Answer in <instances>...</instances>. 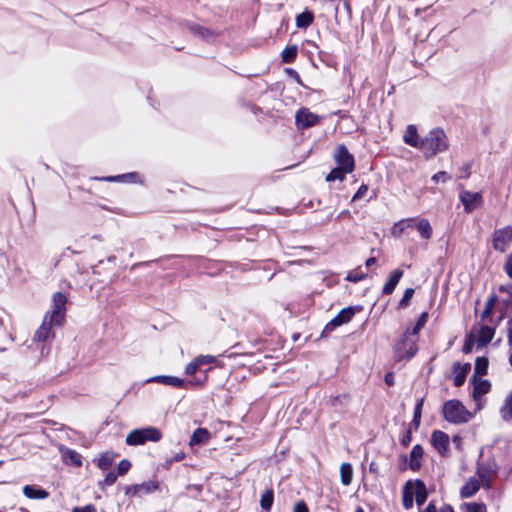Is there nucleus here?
<instances>
[{"label":"nucleus","mask_w":512,"mask_h":512,"mask_svg":"<svg viewBox=\"0 0 512 512\" xmlns=\"http://www.w3.org/2000/svg\"><path fill=\"white\" fill-rule=\"evenodd\" d=\"M499 412L504 421H512V391L506 396Z\"/></svg>","instance_id":"25"},{"label":"nucleus","mask_w":512,"mask_h":512,"mask_svg":"<svg viewBox=\"0 0 512 512\" xmlns=\"http://www.w3.org/2000/svg\"><path fill=\"white\" fill-rule=\"evenodd\" d=\"M342 215H343V216L349 215V211H343V212H341V213L339 214V217H340V216H342Z\"/></svg>","instance_id":"58"},{"label":"nucleus","mask_w":512,"mask_h":512,"mask_svg":"<svg viewBox=\"0 0 512 512\" xmlns=\"http://www.w3.org/2000/svg\"><path fill=\"white\" fill-rule=\"evenodd\" d=\"M2 464V462H0V465Z\"/></svg>","instance_id":"63"},{"label":"nucleus","mask_w":512,"mask_h":512,"mask_svg":"<svg viewBox=\"0 0 512 512\" xmlns=\"http://www.w3.org/2000/svg\"><path fill=\"white\" fill-rule=\"evenodd\" d=\"M440 512H454V511H453L451 506L445 505V506L440 508Z\"/></svg>","instance_id":"54"},{"label":"nucleus","mask_w":512,"mask_h":512,"mask_svg":"<svg viewBox=\"0 0 512 512\" xmlns=\"http://www.w3.org/2000/svg\"><path fill=\"white\" fill-rule=\"evenodd\" d=\"M355 512H364L362 508L358 507Z\"/></svg>","instance_id":"60"},{"label":"nucleus","mask_w":512,"mask_h":512,"mask_svg":"<svg viewBox=\"0 0 512 512\" xmlns=\"http://www.w3.org/2000/svg\"><path fill=\"white\" fill-rule=\"evenodd\" d=\"M431 444L441 455H445L449 451V436L443 431H434L431 436Z\"/></svg>","instance_id":"15"},{"label":"nucleus","mask_w":512,"mask_h":512,"mask_svg":"<svg viewBox=\"0 0 512 512\" xmlns=\"http://www.w3.org/2000/svg\"><path fill=\"white\" fill-rule=\"evenodd\" d=\"M367 189H368V188H367V186H364V185H363V186H361V187L358 189L357 193L354 195L353 200H356V199H358V198H361V197L365 194V192L367 191Z\"/></svg>","instance_id":"51"},{"label":"nucleus","mask_w":512,"mask_h":512,"mask_svg":"<svg viewBox=\"0 0 512 512\" xmlns=\"http://www.w3.org/2000/svg\"><path fill=\"white\" fill-rule=\"evenodd\" d=\"M508 342L512 346V319L508 323Z\"/></svg>","instance_id":"53"},{"label":"nucleus","mask_w":512,"mask_h":512,"mask_svg":"<svg viewBox=\"0 0 512 512\" xmlns=\"http://www.w3.org/2000/svg\"><path fill=\"white\" fill-rule=\"evenodd\" d=\"M210 437L211 434L207 429L197 428L190 438L189 445L193 447L196 445L206 444L209 441Z\"/></svg>","instance_id":"21"},{"label":"nucleus","mask_w":512,"mask_h":512,"mask_svg":"<svg viewBox=\"0 0 512 512\" xmlns=\"http://www.w3.org/2000/svg\"><path fill=\"white\" fill-rule=\"evenodd\" d=\"M185 456H186V455H185V453H184V452H182V451L177 452V453L173 456V458H171V459H167V460H166V465H167V467H169L173 462H180V461H182V460L185 458Z\"/></svg>","instance_id":"44"},{"label":"nucleus","mask_w":512,"mask_h":512,"mask_svg":"<svg viewBox=\"0 0 512 512\" xmlns=\"http://www.w3.org/2000/svg\"><path fill=\"white\" fill-rule=\"evenodd\" d=\"M60 452L62 459L66 464H71L78 467L82 465V457L75 450L68 448H60Z\"/></svg>","instance_id":"22"},{"label":"nucleus","mask_w":512,"mask_h":512,"mask_svg":"<svg viewBox=\"0 0 512 512\" xmlns=\"http://www.w3.org/2000/svg\"><path fill=\"white\" fill-rule=\"evenodd\" d=\"M453 368L455 373L454 385L459 387L465 382L466 376L471 369V365L469 363L462 365L459 362H456L454 363Z\"/></svg>","instance_id":"20"},{"label":"nucleus","mask_w":512,"mask_h":512,"mask_svg":"<svg viewBox=\"0 0 512 512\" xmlns=\"http://www.w3.org/2000/svg\"><path fill=\"white\" fill-rule=\"evenodd\" d=\"M459 200L464 207V211L466 213H472L474 210L482 206L483 195L481 192L461 189L459 192Z\"/></svg>","instance_id":"10"},{"label":"nucleus","mask_w":512,"mask_h":512,"mask_svg":"<svg viewBox=\"0 0 512 512\" xmlns=\"http://www.w3.org/2000/svg\"><path fill=\"white\" fill-rule=\"evenodd\" d=\"M402 275L403 271L401 269H395L392 271L389 280L386 282V294H389L394 290Z\"/></svg>","instance_id":"28"},{"label":"nucleus","mask_w":512,"mask_h":512,"mask_svg":"<svg viewBox=\"0 0 512 512\" xmlns=\"http://www.w3.org/2000/svg\"><path fill=\"white\" fill-rule=\"evenodd\" d=\"M297 47L295 45L286 47L282 52V60L285 63L292 62L297 56Z\"/></svg>","instance_id":"31"},{"label":"nucleus","mask_w":512,"mask_h":512,"mask_svg":"<svg viewBox=\"0 0 512 512\" xmlns=\"http://www.w3.org/2000/svg\"><path fill=\"white\" fill-rule=\"evenodd\" d=\"M198 359V362L201 364V366L203 365H208V364H217L218 366H220V364L217 362V359L216 357L212 356V355H200L197 357Z\"/></svg>","instance_id":"40"},{"label":"nucleus","mask_w":512,"mask_h":512,"mask_svg":"<svg viewBox=\"0 0 512 512\" xmlns=\"http://www.w3.org/2000/svg\"><path fill=\"white\" fill-rule=\"evenodd\" d=\"M117 480V475L113 472H109L107 473V475L105 476V479H104V483L106 485H112L116 482Z\"/></svg>","instance_id":"48"},{"label":"nucleus","mask_w":512,"mask_h":512,"mask_svg":"<svg viewBox=\"0 0 512 512\" xmlns=\"http://www.w3.org/2000/svg\"><path fill=\"white\" fill-rule=\"evenodd\" d=\"M476 343L475 339L471 337V334H469L467 340L465 341V344L463 346V351L465 353L471 352L473 345Z\"/></svg>","instance_id":"46"},{"label":"nucleus","mask_w":512,"mask_h":512,"mask_svg":"<svg viewBox=\"0 0 512 512\" xmlns=\"http://www.w3.org/2000/svg\"><path fill=\"white\" fill-rule=\"evenodd\" d=\"M403 141L413 148L420 149L422 139L420 138L417 127L415 125L410 124L406 127L403 133Z\"/></svg>","instance_id":"17"},{"label":"nucleus","mask_w":512,"mask_h":512,"mask_svg":"<svg viewBox=\"0 0 512 512\" xmlns=\"http://www.w3.org/2000/svg\"><path fill=\"white\" fill-rule=\"evenodd\" d=\"M422 406H423V399H420L416 406H415V409H414V418H413V422L415 424L416 427L419 426L420 424V420H421V411H422Z\"/></svg>","instance_id":"39"},{"label":"nucleus","mask_w":512,"mask_h":512,"mask_svg":"<svg viewBox=\"0 0 512 512\" xmlns=\"http://www.w3.org/2000/svg\"><path fill=\"white\" fill-rule=\"evenodd\" d=\"M496 303V298L495 297H491L488 299L487 303H486V307L484 309V311L482 312V317L485 318L487 316L490 315L494 305Z\"/></svg>","instance_id":"42"},{"label":"nucleus","mask_w":512,"mask_h":512,"mask_svg":"<svg viewBox=\"0 0 512 512\" xmlns=\"http://www.w3.org/2000/svg\"><path fill=\"white\" fill-rule=\"evenodd\" d=\"M113 455L110 452H106L98 459V467L102 470L108 469L113 462Z\"/></svg>","instance_id":"33"},{"label":"nucleus","mask_w":512,"mask_h":512,"mask_svg":"<svg viewBox=\"0 0 512 512\" xmlns=\"http://www.w3.org/2000/svg\"><path fill=\"white\" fill-rule=\"evenodd\" d=\"M201 367V364L198 362L197 357L194 358L190 363L187 364L185 368V374L194 375Z\"/></svg>","instance_id":"35"},{"label":"nucleus","mask_w":512,"mask_h":512,"mask_svg":"<svg viewBox=\"0 0 512 512\" xmlns=\"http://www.w3.org/2000/svg\"><path fill=\"white\" fill-rule=\"evenodd\" d=\"M52 302V309L46 312L42 324L33 336L35 342H44L52 338V328L62 326L65 321L67 297L57 292L53 295Z\"/></svg>","instance_id":"1"},{"label":"nucleus","mask_w":512,"mask_h":512,"mask_svg":"<svg viewBox=\"0 0 512 512\" xmlns=\"http://www.w3.org/2000/svg\"><path fill=\"white\" fill-rule=\"evenodd\" d=\"M469 170H470V166L469 165H466L464 168H463V172H464V175L463 177H467L469 175Z\"/></svg>","instance_id":"57"},{"label":"nucleus","mask_w":512,"mask_h":512,"mask_svg":"<svg viewBox=\"0 0 512 512\" xmlns=\"http://www.w3.org/2000/svg\"><path fill=\"white\" fill-rule=\"evenodd\" d=\"M162 438V432L152 426L134 429L126 436V444L129 446H139L146 442H158Z\"/></svg>","instance_id":"6"},{"label":"nucleus","mask_w":512,"mask_h":512,"mask_svg":"<svg viewBox=\"0 0 512 512\" xmlns=\"http://www.w3.org/2000/svg\"><path fill=\"white\" fill-rule=\"evenodd\" d=\"M512 244V226H505L494 231L492 245L497 253H504Z\"/></svg>","instance_id":"9"},{"label":"nucleus","mask_w":512,"mask_h":512,"mask_svg":"<svg viewBox=\"0 0 512 512\" xmlns=\"http://www.w3.org/2000/svg\"><path fill=\"white\" fill-rule=\"evenodd\" d=\"M321 117L311 112L308 108H301L295 115V122L298 128L306 129L316 125Z\"/></svg>","instance_id":"13"},{"label":"nucleus","mask_w":512,"mask_h":512,"mask_svg":"<svg viewBox=\"0 0 512 512\" xmlns=\"http://www.w3.org/2000/svg\"><path fill=\"white\" fill-rule=\"evenodd\" d=\"M3 323H2V320L0 319V327H2Z\"/></svg>","instance_id":"62"},{"label":"nucleus","mask_w":512,"mask_h":512,"mask_svg":"<svg viewBox=\"0 0 512 512\" xmlns=\"http://www.w3.org/2000/svg\"><path fill=\"white\" fill-rule=\"evenodd\" d=\"M341 483L348 486L352 482L353 468L349 463H342L340 466Z\"/></svg>","instance_id":"27"},{"label":"nucleus","mask_w":512,"mask_h":512,"mask_svg":"<svg viewBox=\"0 0 512 512\" xmlns=\"http://www.w3.org/2000/svg\"><path fill=\"white\" fill-rule=\"evenodd\" d=\"M449 147V140L441 128H434L422 139L420 150L426 159L435 157L445 152Z\"/></svg>","instance_id":"2"},{"label":"nucleus","mask_w":512,"mask_h":512,"mask_svg":"<svg viewBox=\"0 0 512 512\" xmlns=\"http://www.w3.org/2000/svg\"><path fill=\"white\" fill-rule=\"evenodd\" d=\"M414 229H416L420 236L424 239H429L432 235V227L427 219L423 218L417 222L414 221Z\"/></svg>","instance_id":"24"},{"label":"nucleus","mask_w":512,"mask_h":512,"mask_svg":"<svg viewBox=\"0 0 512 512\" xmlns=\"http://www.w3.org/2000/svg\"><path fill=\"white\" fill-rule=\"evenodd\" d=\"M465 507L468 512H486V506L483 503H467Z\"/></svg>","instance_id":"41"},{"label":"nucleus","mask_w":512,"mask_h":512,"mask_svg":"<svg viewBox=\"0 0 512 512\" xmlns=\"http://www.w3.org/2000/svg\"><path fill=\"white\" fill-rule=\"evenodd\" d=\"M488 369V359L485 357H478L475 361V373L478 375H485Z\"/></svg>","instance_id":"32"},{"label":"nucleus","mask_w":512,"mask_h":512,"mask_svg":"<svg viewBox=\"0 0 512 512\" xmlns=\"http://www.w3.org/2000/svg\"><path fill=\"white\" fill-rule=\"evenodd\" d=\"M207 378V375H204L202 378H194L188 383L193 387H202L206 383Z\"/></svg>","instance_id":"45"},{"label":"nucleus","mask_w":512,"mask_h":512,"mask_svg":"<svg viewBox=\"0 0 512 512\" xmlns=\"http://www.w3.org/2000/svg\"><path fill=\"white\" fill-rule=\"evenodd\" d=\"M273 504V492L271 490H267L263 493L260 500V505L263 510L269 511Z\"/></svg>","instance_id":"30"},{"label":"nucleus","mask_w":512,"mask_h":512,"mask_svg":"<svg viewBox=\"0 0 512 512\" xmlns=\"http://www.w3.org/2000/svg\"><path fill=\"white\" fill-rule=\"evenodd\" d=\"M417 351L416 338L410 334H404L393 348V357L396 362L409 360Z\"/></svg>","instance_id":"7"},{"label":"nucleus","mask_w":512,"mask_h":512,"mask_svg":"<svg viewBox=\"0 0 512 512\" xmlns=\"http://www.w3.org/2000/svg\"><path fill=\"white\" fill-rule=\"evenodd\" d=\"M118 178H120V177H119V176H118V177H110V178H108L107 180H109V181H115V180H117Z\"/></svg>","instance_id":"59"},{"label":"nucleus","mask_w":512,"mask_h":512,"mask_svg":"<svg viewBox=\"0 0 512 512\" xmlns=\"http://www.w3.org/2000/svg\"><path fill=\"white\" fill-rule=\"evenodd\" d=\"M413 295H414V289H412V288L406 289L402 299L399 302L398 307L405 308L406 306H408L409 301L413 297Z\"/></svg>","instance_id":"37"},{"label":"nucleus","mask_w":512,"mask_h":512,"mask_svg":"<svg viewBox=\"0 0 512 512\" xmlns=\"http://www.w3.org/2000/svg\"><path fill=\"white\" fill-rule=\"evenodd\" d=\"M491 388V384L487 380H479L474 383L473 398L476 402V410L483 408V396L486 395Z\"/></svg>","instance_id":"16"},{"label":"nucleus","mask_w":512,"mask_h":512,"mask_svg":"<svg viewBox=\"0 0 512 512\" xmlns=\"http://www.w3.org/2000/svg\"><path fill=\"white\" fill-rule=\"evenodd\" d=\"M494 333V328L480 324H476L470 332L479 347L487 345L493 339Z\"/></svg>","instance_id":"12"},{"label":"nucleus","mask_w":512,"mask_h":512,"mask_svg":"<svg viewBox=\"0 0 512 512\" xmlns=\"http://www.w3.org/2000/svg\"><path fill=\"white\" fill-rule=\"evenodd\" d=\"M146 382L147 383H151V382L161 383V384H164L167 386H172L175 388H182L184 386L183 379H180L175 376H166V375H159V376L151 377V378L147 379Z\"/></svg>","instance_id":"18"},{"label":"nucleus","mask_w":512,"mask_h":512,"mask_svg":"<svg viewBox=\"0 0 512 512\" xmlns=\"http://www.w3.org/2000/svg\"><path fill=\"white\" fill-rule=\"evenodd\" d=\"M451 175L448 174L447 172L445 171H440V172H437L436 174H434L432 176V180L435 182V183H446L448 181L451 180Z\"/></svg>","instance_id":"36"},{"label":"nucleus","mask_w":512,"mask_h":512,"mask_svg":"<svg viewBox=\"0 0 512 512\" xmlns=\"http://www.w3.org/2000/svg\"><path fill=\"white\" fill-rule=\"evenodd\" d=\"M412 230H414V220L413 219H403L391 229V234L395 237H399L403 234H409Z\"/></svg>","instance_id":"19"},{"label":"nucleus","mask_w":512,"mask_h":512,"mask_svg":"<svg viewBox=\"0 0 512 512\" xmlns=\"http://www.w3.org/2000/svg\"><path fill=\"white\" fill-rule=\"evenodd\" d=\"M428 493L423 481H407L402 489V502L405 509L413 506L414 500L417 505H422L427 499Z\"/></svg>","instance_id":"4"},{"label":"nucleus","mask_w":512,"mask_h":512,"mask_svg":"<svg viewBox=\"0 0 512 512\" xmlns=\"http://www.w3.org/2000/svg\"><path fill=\"white\" fill-rule=\"evenodd\" d=\"M509 361H510V364L512 365V354L510 355Z\"/></svg>","instance_id":"61"},{"label":"nucleus","mask_w":512,"mask_h":512,"mask_svg":"<svg viewBox=\"0 0 512 512\" xmlns=\"http://www.w3.org/2000/svg\"><path fill=\"white\" fill-rule=\"evenodd\" d=\"M424 454L423 448L420 445H415L410 453V467L418 469L420 467V460Z\"/></svg>","instance_id":"26"},{"label":"nucleus","mask_w":512,"mask_h":512,"mask_svg":"<svg viewBox=\"0 0 512 512\" xmlns=\"http://www.w3.org/2000/svg\"><path fill=\"white\" fill-rule=\"evenodd\" d=\"M313 21V14L311 12L305 11L299 14L296 18V25L299 28L308 27Z\"/></svg>","instance_id":"29"},{"label":"nucleus","mask_w":512,"mask_h":512,"mask_svg":"<svg viewBox=\"0 0 512 512\" xmlns=\"http://www.w3.org/2000/svg\"><path fill=\"white\" fill-rule=\"evenodd\" d=\"M72 512H96V508L94 505L89 504L83 507H76Z\"/></svg>","instance_id":"47"},{"label":"nucleus","mask_w":512,"mask_h":512,"mask_svg":"<svg viewBox=\"0 0 512 512\" xmlns=\"http://www.w3.org/2000/svg\"><path fill=\"white\" fill-rule=\"evenodd\" d=\"M478 475L481 481L477 480L476 478H471L461 488L460 495L462 498H469L476 494L477 491L480 489L481 483L486 485L487 487L490 486V479L483 468L478 469Z\"/></svg>","instance_id":"11"},{"label":"nucleus","mask_w":512,"mask_h":512,"mask_svg":"<svg viewBox=\"0 0 512 512\" xmlns=\"http://www.w3.org/2000/svg\"><path fill=\"white\" fill-rule=\"evenodd\" d=\"M158 483L153 480L125 487V494L128 496L142 497L158 489Z\"/></svg>","instance_id":"14"},{"label":"nucleus","mask_w":512,"mask_h":512,"mask_svg":"<svg viewBox=\"0 0 512 512\" xmlns=\"http://www.w3.org/2000/svg\"><path fill=\"white\" fill-rule=\"evenodd\" d=\"M505 270L507 274L512 278V258H508L505 263Z\"/></svg>","instance_id":"52"},{"label":"nucleus","mask_w":512,"mask_h":512,"mask_svg":"<svg viewBox=\"0 0 512 512\" xmlns=\"http://www.w3.org/2000/svg\"><path fill=\"white\" fill-rule=\"evenodd\" d=\"M293 512H308V508L304 502L300 501L295 504Z\"/></svg>","instance_id":"49"},{"label":"nucleus","mask_w":512,"mask_h":512,"mask_svg":"<svg viewBox=\"0 0 512 512\" xmlns=\"http://www.w3.org/2000/svg\"><path fill=\"white\" fill-rule=\"evenodd\" d=\"M420 512H440V509L438 510L433 502H430L427 507L422 509Z\"/></svg>","instance_id":"50"},{"label":"nucleus","mask_w":512,"mask_h":512,"mask_svg":"<svg viewBox=\"0 0 512 512\" xmlns=\"http://www.w3.org/2000/svg\"><path fill=\"white\" fill-rule=\"evenodd\" d=\"M365 275L366 273L362 269H358L350 271L345 279L351 282H358L362 280L365 277Z\"/></svg>","instance_id":"34"},{"label":"nucleus","mask_w":512,"mask_h":512,"mask_svg":"<svg viewBox=\"0 0 512 512\" xmlns=\"http://www.w3.org/2000/svg\"><path fill=\"white\" fill-rule=\"evenodd\" d=\"M374 263H375V258H368L366 261V267L368 268Z\"/></svg>","instance_id":"56"},{"label":"nucleus","mask_w":512,"mask_h":512,"mask_svg":"<svg viewBox=\"0 0 512 512\" xmlns=\"http://www.w3.org/2000/svg\"><path fill=\"white\" fill-rule=\"evenodd\" d=\"M361 307L359 306H350L343 308L331 321H329L323 331L322 336H327L332 333L337 327L349 323L354 315L361 311Z\"/></svg>","instance_id":"8"},{"label":"nucleus","mask_w":512,"mask_h":512,"mask_svg":"<svg viewBox=\"0 0 512 512\" xmlns=\"http://www.w3.org/2000/svg\"><path fill=\"white\" fill-rule=\"evenodd\" d=\"M23 493L29 499H45L49 495L44 489L32 485L24 486Z\"/></svg>","instance_id":"23"},{"label":"nucleus","mask_w":512,"mask_h":512,"mask_svg":"<svg viewBox=\"0 0 512 512\" xmlns=\"http://www.w3.org/2000/svg\"><path fill=\"white\" fill-rule=\"evenodd\" d=\"M336 167L327 175V181L343 180L345 175L354 169V158L343 145L338 146L334 153Z\"/></svg>","instance_id":"3"},{"label":"nucleus","mask_w":512,"mask_h":512,"mask_svg":"<svg viewBox=\"0 0 512 512\" xmlns=\"http://www.w3.org/2000/svg\"><path fill=\"white\" fill-rule=\"evenodd\" d=\"M392 384H393L392 375L386 374V385H392Z\"/></svg>","instance_id":"55"},{"label":"nucleus","mask_w":512,"mask_h":512,"mask_svg":"<svg viewBox=\"0 0 512 512\" xmlns=\"http://www.w3.org/2000/svg\"><path fill=\"white\" fill-rule=\"evenodd\" d=\"M427 318H428V314L422 313L420 318L418 319L415 327L413 328L412 333H410V335H412L413 337L416 338L418 331L425 325Z\"/></svg>","instance_id":"38"},{"label":"nucleus","mask_w":512,"mask_h":512,"mask_svg":"<svg viewBox=\"0 0 512 512\" xmlns=\"http://www.w3.org/2000/svg\"><path fill=\"white\" fill-rule=\"evenodd\" d=\"M130 467H131V463L128 460L124 459V460L120 461V463L118 464V467H117L118 474L124 475L125 473H127L129 471Z\"/></svg>","instance_id":"43"},{"label":"nucleus","mask_w":512,"mask_h":512,"mask_svg":"<svg viewBox=\"0 0 512 512\" xmlns=\"http://www.w3.org/2000/svg\"><path fill=\"white\" fill-rule=\"evenodd\" d=\"M443 417L450 423H466L472 418V413L468 411L459 400H448L443 405Z\"/></svg>","instance_id":"5"}]
</instances>
